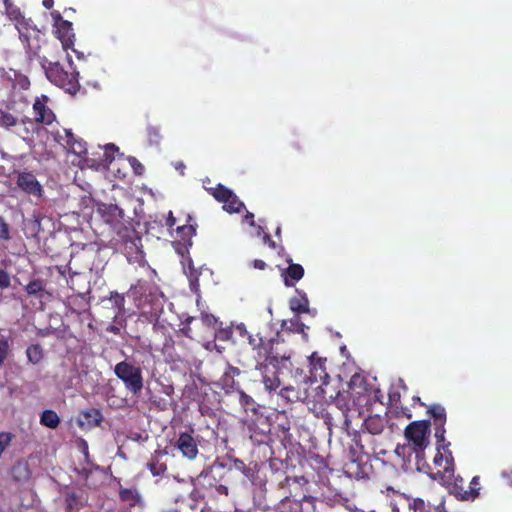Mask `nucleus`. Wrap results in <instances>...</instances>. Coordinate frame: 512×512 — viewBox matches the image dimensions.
I'll use <instances>...</instances> for the list:
<instances>
[{
	"mask_svg": "<svg viewBox=\"0 0 512 512\" xmlns=\"http://www.w3.org/2000/svg\"><path fill=\"white\" fill-rule=\"evenodd\" d=\"M147 292V288L145 284L140 281L136 285H132L129 289V295L132 296L135 300H139V306L144 307L146 304H151V309L149 312L156 313L162 309L161 298L163 297L162 293H159L157 290L152 291L149 289Z\"/></svg>",
	"mask_w": 512,
	"mask_h": 512,
	"instance_id": "obj_9",
	"label": "nucleus"
},
{
	"mask_svg": "<svg viewBox=\"0 0 512 512\" xmlns=\"http://www.w3.org/2000/svg\"><path fill=\"white\" fill-rule=\"evenodd\" d=\"M291 329L306 336L305 330L308 329V327L301 322L299 317H295V319L291 320Z\"/></svg>",
	"mask_w": 512,
	"mask_h": 512,
	"instance_id": "obj_41",
	"label": "nucleus"
},
{
	"mask_svg": "<svg viewBox=\"0 0 512 512\" xmlns=\"http://www.w3.org/2000/svg\"><path fill=\"white\" fill-rule=\"evenodd\" d=\"M129 162L133 167L135 173L138 175H142V173L144 172V166L135 157H131L129 159Z\"/></svg>",
	"mask_w": 512,
	"mask_h": 512,
	"instance_id": "obj_49",
	"label": "nucleus"
},
{
	"mask_svg": "<svg viewBox=\"0 0 512 512\" xmlns=\"http://www.w3.org/2000/svg\"><path fill=\"white\" fill-rule=\"evenodd\" d=\"M176 232L179 236V238L184 242V244L187 246L192 245V237L196 233V225L192 224H184L181 226H178L176 228Z\"/></svg>",
	"mask_w": 512,
	"mask_h": 512,
	"instance_id": "obj_24",
	"label": "nucleus"
},
{
	"mask_svg": "<svg viewBox=\"0 0 512 512\" xmlns=\"http://www.w3.org/2000/svg\"><path fill=\"white\" fill-rule=\"evenodd\" d=\"M232 331L230 329L220 328L215 332V338L221 341H227L231 338Z\"/></svg>",
	"mask_w": 512,
	"mask_h": 512,
	"instance_id": "obj_47",
	"label": "nucleus"
},
{
	"mask_svg": "<svg viewBox=\"0 0 512 512\" xmlns=\"http://www.w3.org/2000/svg\"><path fill=\"white\" fill-rule=\"evenodd\" d=\"M14 178L17 187L25 194L42 198L44 189L32 172L14 171Z\"/></svg>",
	"mask_w": 512,
	"mask_h": 512,
	"instance_id": "obj_12",
	"label": "nucleus"
},
{
	"mask_svg": "<svg viewBox=\"0 0 512 512\" xmlns=\"http://www.w3.org/2000/svg\"><path fill=\"white\" fill-rule=\"evenodd\" d=\"M232 462H233V466H234V468H235L236 470H238V471L242 472V471H243V469H245L246 464H245V463H244V461H242L241 459L234 458V459L232 460Z\"/></svg>",
	"mask_w": 512,
	"mask_h": 512,
	"instance_id": "obj_55",
	"label": "nucleus"
},
{
	"mask_svg": "<svg viewBox=\"0 0 512 512\" xmlns=\"http://www.w3.org/2000/svg\"><path fill=\"white\" fill-rule=\"evenodd\" d=\"M279 394L281 397L285 398L289 402L297 401L300 398L298 392L295 390L293 386L283 387L280 390Z\"/></svg>",
	"mask_w": 512,
	"mask_h": 512,
	"instance_id": "obj_37",
	"label": "nucleus"
},
{
	"mask_svg": "<svg viewBox=\"0 0 512 512\" xmlns=\"http://www.w3.org/2000/svg\"><path fill=\"white\" fill-rule=\"evenodd\" d=\"M51 16L54 21L55 36L60 40L63 50L66 52L68 49H72L75 42L72 23L63 19L57 10L52 11Z\"/></svg>",
	"mask_w": 512,
	"mask_h": 512,
	"instance_id": "obj_10",
	"label": "nucleus"
},
{
	"mask_svg": "<svg viewBox=\"0 0 512 512\" xmlns=\"http://www.w3.org/2000/svg\"><path fill=\"white\" fill-rule=\"evenodd\" d=\"M430 432V420H417L407 425L404 435L407 441L413 445V449L416 452H419L423 451L428 446V436L430 435Z\"/></svg>",
	"mask_w": 512,
	"mask_h": 512,
	"instance_id": "obj_7",
	"label": "nucleus"
},
{
	"mask_svg": "<svg viewBox=\"0 0 512 512\" xmlns=\"http://www.w3.org/2000/svg\"><path fill=\"white\" fill-rule=\"evenodd\" d=\"M11 284L10 275L7 271L0 269V289H7Z\"/></svg>",
	"mask_w": 512,
	"mask_h": 512,
	"instance_id": "obj_44",
	"label": "nucleus"
},
{
	"mask_svg": "<svg viewBox=\"0 0 512 512\" xmlns=\"http://www.w3.org/2000/svg\"><path fill=\"white\" fill-rule=\"evenodd\" d=\"M427 414L432 418L431 425L433 424L435 430V438L438 443H444L445 438V425L447 422L446 409L441 404H431L426 406Z\"/></svg>",
	"mask_w": 512,
	"mask_h": 512,
	"instance_id": "obj_13",
	"label": "nucleus"
},
{
	"mask_svg": "<svg viewBox=\"0 0 512 512\" xmlns=\"http://www.w3.org/2000/svg\"><path fill=\"white\" fill-rule=\"evenodd\" d=\"M82 415L91 426H99L103 421L101 411L96 408L87 409L82 412Z\"/></svg>",
	"mask_w": 512,
	"mask_h": 512,
	"instance_id": "obj_30",
	"label": "nucleus"
},
{
	"mask_svg": "<svg viewBox=\"0 0 512 512\" xmlns=\"http://www.w3.org/2000/svg\"><path fill=\"white\" fill-rule=\"evenodd\" d=\"M48 101L49 98L46 95H41L40 97L36 98L33 104V111L36 122L49 125L54 121L55 115L53 111L47 106Z\"/></svg>",
	"mask_w": 512,
	"mask_h": 512,
	"instance_id": "obj_16",
	"label": "nucleus"
},
{
	"mask_svg": "<svg viewBox=\"0 0 512 512\" xmlns=\"http://www.w3.org/2000/svg\"><path fill=\"white\" fill-rule=\"evenodd\" d=\"M295 482H297L298 484H306L308 483V481L305 479V477L301 476V477H295L294 478Z\"/></svg>",
	"mask_w": 512,
	"mask_h": 512,
	"instance_id": "obj_64",
	"label": "nucleus"
},
{
	"mask_svg": "<svg viewBox=\"0 0 512 512\" xmlns=\"http://www.w3.org/2000/svg\"><path fill=\"white\" fill-rule=\"evenodd\" d=\"M176 224V218L173 215L172 211H169L168 217L166 218V226L168 228H173Z\"/></svg>",
	"mask_w": 512,
	"mask_h": 512,
	"instance_id": "obj_56",
	"label": "nucleus"
},
{
	"mask_svg": "<svg viewBox=\"0 0 512 512\" xmlns=\"http://www.w3.org/2000/svg\"><path fill=\"white\" fill-rule=\"evenodd\" d=\"M11 476L17 482L29 480L31 472L28 463L24 460L17 461L11 468Z\"/></svg>",
	"mask_w": 512,
	"mask_h": 512,
	"instance_id": "obj_20",
	"label": "nucleus"
},
{
	"mask_svg": "<svg viewBox=\"0 0 512 512\" xmlns=\"http://www.w3.org/2000/svg\"><path fill=\"white\" fill-rule=\"evenodd\" d=\"M194 320V317H188L185 319V321L182 322V325H183V328H182V331L184 333L185 336L189 337V338H192V331H191V328H190V323Z\"/></svg>",
	"mask_w": 512,
	"mask_h": 512,
	"instance_id": "obj_50",
	"label": "nucleus"
},
{
	"mask_svg": "<svg viewBox=\"0 0 512 512\" xmlns=\"http://www.w3.org/2000/svg\"><path fill=\"white\" fill-rule=\"evenodd\" d=\"M401 415L405 416L408 419L412 418V413L407 408L401 410Z\"/></svg>",
	"mask_w": 512,
	"mask_h": 512,
	"instance_id": "obj_63",
	"label": "nucleus"
},
{
	"mask_svg": "<svg viewBox=\"0 0 512 512\" xmlns=\"http://www.w3.org/2000/svg\"><path fill=\"white\" fill-rule=\"evenodd\" d=\"M388 415H369L363 422L360 432L353 436V443L359 451L368 456L375 452L374 441L371 435H380L388 425Z\"/></svg>",
	"mask_w": 512,
	"mask_h": 512,
	"instance_id": "obj_2",
	"label": "nucleus"
},
{
	"mask_svg": "<svg viewBox=\"0 0 512 512\" xmlns=\"http://www.w3.org/2000/svg\"><path fill=\"white\" fill-rule=\"evenodd\" d=\"M9 351V343L6 339H0V367L7 358Z\"/></svg>",
	"mask_w": 512,
	"mask_h": 512,
	"instance_id": "obj_42",
	"label": "nucleus"
},
{
	"mask_svg": "<svg viewBox=\"0 0 512 512\" xmlns=\"http://www.w3.org/2000/svg\"><path fill=\"white\" fill-rule=\"evenodd\" d=\"M364 381V378L358 374L352 376L350 381V386L361 384Z\"/></svg>",
	"mask_w": 512,
	"mask_h": 512,
	"instance_id": "obj_59",
	"label": "nucleus"
},
{
	"mask_svg": "<svg viewBox=\"0 0 512 512\" xmlns=\"http://www.w3.org/2000/svg\"><path fill=\"white\" fill-rule=\"evenodd\" d=\"M42 5L46 9H51L53 7V5H54V0H43Z\"/></svg>",
	"mask_w": 512,
	"mask_h": 512,
	"instance_id": "obj_62",
	"label": "nucleus"
},
{
	"mask_svg": "<svg viewBox=\"0 0 512 512\" xmlns=\"http://www.w3.org/2000/svg\"><path fill=\"white\" fill-rule=\"evenodd\" d=\"M221 477H216L214 474V467H205L198 476L199 484L203 490L211 492L214 487L221 482Z\"/></svg>",
	"mask_w": 512,
	"mask_h": 512,
	"instance_id": "obj_19",
	"label": "nucleus"
},
{
	"mask_svg": "<svg viewBox=\"0 0 512 512\" xmlns=\"http://www.w3.org/2000/svg\"><path fill=\"white\" fill-rule=\"evenodd\" d=\"M26 356L29 363L33 365L39 364L44 358L43 347L40 344L29 345L26 349Z\"/></svg>",
	"mask_w": 512,
	"mask_h": 512,
	"instance_id": "obj_22",
	"label": "nucleus"
},
{
	"mask_svg": "<svg viewBox=\"0 0 512 512\" xmlns=\"http://www.w3.org/2000/svg\"><path fill=\"white\" fill-rule=\"evenodd\" d=\"M334 405L342 412L344 417V425L348 428V412L350 411V396L347 392H338L335 399Z\"/></svg>",
	"mask_w": 512,
	"mask_h": 512,
	"instance_id": "obj_21",
	"label": "nucleus"
},
{
	"mask_svg": "<svg viewBox=\"0 0 512 512\" xmlns=\"http://www.w3.org/2000/svg\"><path fill=\"white\" fill-rule=\"evenodd\" d=\"M157 454H160V453L157 452ZM158 456L159 455H155L152 458V460L149 463H147V467H148V469L150 470V472L152 473L153 476H161L167 470L166 464L161 462L158 459Z\"/></svg>",
	"mask_w": 512,
	"mask_h": 512,
	"instance_id": "obj_32",
	"label": "nucleus"
},
{
	"mask_svg": "<svg viewBox=\"0 0 512 512\" xmlns=\"http://www.w3.org/2000/svg\"><path fill=\"white\" fill-rule=\"evenodd\" d=\"M175 447L182 456L188 460H194L198 455V444L189 432H181L176 440Z\"/></svg>",
	"mask_w": 512,
	"mask_h": 512,
	"instance_id": "obj_15",
	"label": "nucleus"
},
{
	"mask_svg": "<svg viewBox=\"0 0 512 512\" xmlns=\"http://www.w3.org/2000/svg\"><path fill=\"white\" fill-rule=\"evenodd\" d=\"M450 442H437V453L433 459L435 471L431 473V477L445 483L452 481L454 477V458L449 450Z\"/></svg>",
	"mask_w": 512,
	"mask_h": 512,
	"instance_id": "obj_4",
	"label": "nucleus"
},
{
	"mask_svg": "<svg viewBox=\"0 0 512 512\" xmlns=\"http://www.w3.org/2000/svg\"><path fill=\"white\" fill-rule=\"evenodd\" d=\"M223 202V209L228 213H240L245 208L244 203L232 191L231 197Z\"/></svg>",
	"mask_w": 512,
	"mask_h": 512,
	"instance_id": "obj_27",
	"label": "nucleus"
},
{
	"mask_svg": "<svg viewBox=\"0 0 512 512\" xmlns=\"http://www.w3.org/2000/svg\"><path fill=\"white\" fill-rule=\"evenodd\" d=\"M9 239V226L4 218L0 217V240Z\"/></svg>",
	"mask_w": 512,
	"mask_h": 512,
	"instance_id": "obj_48",
	"label": "nucleus"
},
{
	"mask_svg": "<svg viewBox=\"0 0 512 512\" xmlns=\"http://www.w3.org/2000/svg\"><path fill=\"white\" fill-rule=\"evenodd\" d=\"M276 356V361L270 362L265 360H258V363L256 364V369L260 371L262 382L268 392L276 391L280 387L281 382L279 379V365L282 363L283 366L287 368L288 366L285 364V362L288 361L290 366L293 367L290 352L284 351Z\"/></svg>",
	"mask_w": 512,
	"mask_h": 512,
	"instance_id": "obj_3",
	"label": "nucleus"
},
{
	"mask_svg": "<svg viewBox=\"0 0 512 512\" xmlns=\"http://www.w3.org/2000/svg\"><path fill=\"white\" fill-rule=\"evenodd\" d=\"M242 473L249 479L254 478L255 475V469L250 466H245V469H243Z\"/></svg>",
	"mask_w": 512,
	"mask_h": 512,
	"instance_id": "obj_58",
	"label": "nucleus"
},
{
	"mask_svg": "<svg viewBox=\"0 0 512 512\" xmlns=\"http://www.w3.org/2000/svg\"><path fill=\"white\" fill-rule=\"evenodd\" d=\"M315 501H316V498L311 495H304L300 500V502H308L311 504H314Z\"/></svg>",
	"mask_w": 512,
	"mask_h": 512,
	"instance_id": "obj_61",
	"label": "nucleus"
},
{
	"mask_svg": "<svg viewBox=\"0 0 512 512\" xmlns=\"http://www.w3.org/2000/svg\"><path fill=\"white\" fill-rule=\"evenodd\" d=\"M17 121V118L13 114L0 109V127L9 129L14 127Z\"/></svg>",
	"mask_w": 512,
	"mask_h": 512,
	"instance_id": "obj_34",
	"label": "nucleus"
},
{
	"mask_svg": "<svg viewBox=\"0 0 512 512\" xmlns=\"http://www.w3.org/2000/svg\"><path fill=\"white\" fill-rule=\"evenodd\" d=\"M408 507L412 512H437V508L422 498H413Z\"/></svg>",
	"mask_w": 512,
	"mask_h": 512,
	"instance_id": "obj_28",
	"label": "nucleus"
},
{
	"mask_svg": "<svg viewBox=\"0 0 512 512\" xmlns=\"http://www.w3.org/2000/svg\"><path fill=\"white\" fill-rule=\"evenodd\" d=\"M67 64L59 61H51L43 57L40 61L47 79L55 86L69 94H76L80 90L79 72L73 63L71 56L67 54Z\"/></svg>",
	"mask_w": 512,
	"mask_h": 512,
	"instance_id": "obj_1",
	"label": "nucleus"
},
{
	"mask_svg": "<svg viewBox=\"0 0 512 512\" xmlns=\"http://www.w3.org/2000/svg\"><path fill=\"white\" fill-rule=\"evenodd\" d=\"M197 390V385L195 383H192L191 385L185 386L183 394L190 397L191 395L196 394Z\"/></svg>",
	"mask_w": 512,
	"mask_h": 512,
	"instance_id": "obj_53",
	"label": "nucleus"
},
{
	"mask_svg": "<svg viewBox=\"0 0 512 512\" xmlns=\"http://www.w3.org/2000/svg\"><path fill=\"white\" fill-rule=\"evenodd\" d=\"M294 375L295 377H299L300 379H302L303 381L305 382H309V371L306 372L303 368H295V371H294Z\"/></svg>",
	"mask_w": 512,
	"mask_h": 512,
	"instance_id": "obj_51",
	"label": "nucleus"
},
{
	"mask_svg": "<svg viewBox=\"0 0 512 512\" xmlns=\"http://www.w3.org/2000/svg\"><path fill=\"white\" fill-rule=\"evenodd\" d=\"M79 138H77L71 130H65V142H66V145L68 146V148L70 147V145H72L74 143L75 140H78Z\"/></svg>",
	"mask_w": 512,
	"mask_h": 512,
	"instance_id": "obj_52",
	"label": "nucleus"
},
{
	"mask_svg": "<svg viewBox=\"0 0 512 512\" xmlns=\"http://www.w3.org/2000/svg\"><path fill=\"white\" fill-rule=\"evenodd\" d=\"M309 368V382L326 383L329 378V374L326 370V358L318 356L317 352H313L311 356L307 358Z\"/></svg>",
	"mask_w": 512,
	"mask_h": 512,
	"instance_id": "obj_14",
	"label": "nucleus"
},
{
	"mask_svg": "<svg viewBox=\"0 0 512 512\" xmlns=\"http://www.w3.org/2000/svg\"><path fill=\"white\" fill-rule=\"evenodd\" d=\"M290 309L297 313L309 312V300L305 294L293 297L290 302Z\"/></svg>",
	"mask_w": 512,
	"mask_h": 512,
	"instance_id": "obj_26",
	"label": "nucleus"
},
{
	"mask_svg": "<svg viewBox=\"0 0 512 512\" xmlns=\"http://www.w3.org/2000/svg\"><path fill=\"white\" fill-rule=\"evenodd\" d=\"M287 262L289 263V266L281 269V276L285 286L293 287L296 282L303 278L304 268L300 264L292 263L291 258H289Z\"/></svg>",
	"mask_w": 512,
	"mask_h": 512,
	"instance_id": "obj_17",
	"label": "nucleus"
},
{
	"mask_svg": "<svg viewBox=\"0 0 512 512\" xmlns=\"http://www.w3.org/2000/svg\"><path fill=\"white\" fill-rule=\"evenodd\" d=\"M247 430L249 433L250 439L256 443L261 444L265 442L267 435L264 431L258 430L255 422H250L247 424Z\"/></svg>",
	"mask_w": 512,
	"mask_h": 512,
	"instance_id": "obj_31",
	"label": "nucleus"
},
{
	"mask_svg": "<svg viewBox=\"0 0 512 512\" xmlns=\"http://www.w3.org/2000/svg\"><path fill=\"white\" fill-rule=\"evenodd\" d=\"M115 151H118V147L115 144L109 143V144L105 145V153H104L105 162L111 163L114 160V156L110 155V152H115Z\"/></svg>",
	"mask_w": 512,
	"mask_h": 512,
	"instance_id": "obj_46",
	"label": "nucleus"
},
{
	"mask_svg": "<svg viewBox=\"0 0 512 512\" xmlns=\"http://www.w3.org/2000/svg\"><path fill=\"white\" fill-rule=\"evenodd\" d=\"M112 241L115 249L124 253L128 258L137 256L141 252L142 240L133 228L121 225Z\"/></svg>",
	"mask_w": 512,
	"mask_h": 512,
	"instance_id": "obj_6",
	"label": "nucleus"
},
{
	"mask_svg": "<svg viewBox=\"0 0 512 512\" xmlns=\"http://www.w3.org/2000/svg\"><path fill=\"white\" fill-rule=\"evenodd\" d=\"M252 265L255 269L264 270L267 264L261 259H255L252 262Z\"/></svg>",
	"mask_w": 512,
	"mask_h": 512,
	"instance_id": "obj_57",
	"label": "nucleus"
},
{
	"mask_svg": "<svg viewBox=\"0 0 512 512\" xmlns=\"http://www.w3.org/2000/svg\"><path fill=\"white\" fill-rule=\"evenodd\" d=\"M25 291L30 296H36L38 298H43V294L45 292V287H44V284H43V280L35 279L33 281H30L25 286Z\"/></svg>",
	"mask_w": 512,
	"mask_h": 512,
	"instance_id": "obj_29",
	"label": "nucleus"
},
{
	"mask_svg": "<svg viewBox=\"0 0 512 512\" xmlns=\"http://www.w3.org/2000/svg\"><path fill=\"white\" fill-rule=\"evenodd\" d=\"M114 373L132 395L138 396L141 393L144 387V379L140 366L123 360L115 365Z\"/></svg>",
	"mask_w": 512,
	"mask_h": 512,
	"instance_id": "obj_5",
	"label": "nucleus"
},
{
	"mask_svg": "<svg viewBox=\"0 0 512 512\" xmlns=\"http://www.w3.org/2000/svg\"><path fill=\"white\" fill-rule=\"evenodd\" d=\"M229 493L228 487L226 485L221 484L219 482L216 487L213 488V490L210 492V495L213 497H217L220 495L227 496Z\"/></svg>",
	"mask_w": 512,
	"mask_h": 512,
	"instance_id": "obj_45",
	"label": "nucleus"
},
{
	"mask_svg": "<svg viewBox=\"0 0 512 512\" xmlns=\"http://www.w3.org/2000/svg\"><path fill=\"white\" fill-rule=\"evenodd\" d=\"M263 242L264 244L268 245L271 249H276L277 247L276 242L271 238L269 233L263 234Z\"/></svg>",
	"mask_w": 512,
	"mask_h": 512,
	"instance_id": "obj_54",
	"label": "nucleus"
},
{
	"mask_svg": "<svg viewBox=\"0 0 512 512\" xmlns=\"http://www.w3.org/2000/svg\"><path fill=\"white\" fill-rule=\"evenodd\" d=\"M245 220L249 223L250 226L255 227V220H254V214L252 212L247 211L245 215Z\"/></svg>",
	"mask_w": 512,
	"mask_h": 512,
	"instance_id": "obj_60",
	"label": "nucleus"
},
{
	"mask_svg": "<svg viewBox=\"0 0 512 512\" xmlns=\"http://www.w3.org/2000/svg\"><path fill=\"white\" fill-rule=\"evenodd\" d=\"M241 373L238 367L232 366L230 364L227 365L225 372L219 379V385L226 392L233 391L238 388V382L235 380L237 376Z\"/></svg>",
	"mask_w": 512,
	"mask_h": 512,
	"instance_id": "obj_18",
	"label": "nucleus"
},
{
	"mask_svg": "<svg viewBox=\"0 0 512 512\" xmlns=\"http://www.w3.org/2000/svg\"><path fill=\"white\" fill-rule=\"evenodd\" d=\"M200 320L205 327L214 330L218 324V319L213 314H202Z\"/></svg>",
	"mask_w": 512,
	"mask_h": 512,
	"instance_id": "obj_39",
	"label": "nucleus"
},
{
	"mask_svg": "<svg viewBox=\"0 0 512 512\" xmlns=\"http://www.w3.org/2000/svg\"><path fill=\"white\" fill-rule=\"evenodd\" d=\"M4 6L5 14L12 22L15 23L21 41L27 46V48L32 49L33 47L30 42V33L29 28L27 27V21L23 16L20 8L16 6L11 0H4Z\"/></svg>",
	"mask_w": 512,
	"mask_h": 512,
	"instance_id": "obj_11",
	"label": "nucleus"
},
{
	"mask_svg": "<svg viewBox=\"0 0 512 512\" xmlns=\"http://www.w3.org/2000/svg\"><path fill=\"white\" fill-rule=\"evenodd\" d=\"M65 504L67 512L77 510L79 508V497L76 493H67L65 497Z\"/></svg>",
	"mask_w": 512,
	"mask_h": 512,
	"instance_id": "obj_38",
	"label": "nucleus"
},
{
	"mask_svg": "<svg viewBox=\"0 0 512 512\" xmlns=\"http://www.w3.org/2000/svg\"><path fill=\"white\" fill-rule=\"evenodd\" d=\"M248 343L256 351L257 362L258 360L276 361V355L281 353L278 349L280 343L274 338L264 339L259 335H248Z\"/></svg>",
	"mask_w": 512,
	"mask_h": 512,
	"instance_id": "obj_8",
	"label": "nucleus"
},
{
	"mask_svg": "<svg viewBox=\"0 0 512 512\" xmlns=\"http://www.w3.org/2000/svg\"><path fill=\"white\" fill-rule=\"evenodd\" d=\"M113 303H114V306L120 311L124 308V303H125V299H124V296L117 293V292H112L111 293V298H110Z\"/></svg>",
	"mask_w": 512,
	"mask_h": 512,
	"instance_id": "obj_43",
	"label": "nucleus"
},
{
	"mask_svg": "<svg viewBox=\"0 0 512 512\" xmlns=\"http://www.w3.org/2000/svg\"><path fill=\"white\" fill-rule=\"evenodd\" d=\"M208 193L214 197V199L220 203L228 200L231 197L232 190L224 186L223 184H217L215 187L206 188Z\"/></svg>",
	"mask_w": 512,
	"mask_h": 512,
	"instance_id": "obj_25",
	"label": "nucleus"
},
{
	"mask_svg": "<svg viewBox=\"0 0 512 512\" xmlns=\"http://www.w3.org/2000/svg\"><path fill=\"white\" fill-rule=\"evenodd\" d=\"M147 138L151 145H159L162 139L160 128L156 126H148Z\"/></svg>",
	"mask_w": 512,
	"mask_h": 512,
	"instance_id": "obj_36",
	"label": "nucleus"
},
{
	"mask_svg": "<svg viewBox=\"0 0 512 512\" xmlns=\"http://www.w3.org/2000/svg\"><path fill=\"white\" fill-rule=\"evenodd\" d=\"M69 149L77 155L85 154L86 149V143L82 139L75 140L72 145H70Z\"/></svg>",
	"mask_w": 512,
	"mask_h": 512,
	"instance_id": "obj_40",
	"label": "nucleus"
},
{
	"mask_svg": "<svg viewBox=\"0 0 512 512\" xmlns=\"http://www.w3.org/2000/svg\"><path fill=\"white\" fill-rule=\"evenodd\" d=\"M119 498L121 501L127 502L133 506L139 501V494L136 489L124 488L120 490Z\"/></svg>",
	"mask_w": 512,
	"mask_h": 512,
	"instance_id": "obj_33",
	"label": "nucleus"
},
{
	"mask_svg": "<svg viewBox=\"0 0 512 512\" xmlns=\"http://www.w3.org/2000/svg\"><path fill=\"white\" fill-rule=\"evenodd\" d=\"M479 490H480V477L474 476L470 482L469 491L465 492L467 494L465 499L474 500L475 498H477L479 496Z\"/></svg>",
	"mask_w": 512,
	"mask_h": 512,
	"instance_id": "obj_35",
	"label": "nucleus"
},
{
	"mask_svg": "<svg viewBox=\"0 0 512 512\" xmlns=\"http://www.w3.org/2000/svg\"><path fill=\"white\" fill-rule=\"evenodd\" d=\"M41 425L50 429H56L60 424V418L54 410H44L40 416Z\"/></svg>",
	"mask_w": 512,
	"mask_h": 512,
	"instance_id": "obj_23",
	"label": "nucleus"
}]
</instances>
